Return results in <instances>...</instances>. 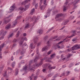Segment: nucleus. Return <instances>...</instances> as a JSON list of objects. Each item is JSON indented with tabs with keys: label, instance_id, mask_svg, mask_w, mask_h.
<instances>
[{
	"label": "nucleus",
	"instance_id": "nucleus-1",
	"mask_svg": "<svg viewBox=\"0 0 80 80\" xmlns=\"http://www.w3.org/2000/svg\"><path fill=\"white\" fill-rule=\"evenodd\" d=\"M42 62L39 63L37 64H36L34 65H30V64H29V69L30 68V71H31V72H34V68H35L36 67H39V66H40V65H42Z\"/></svg>",
	"mask_w": 80,
	"mask_h": 80
},
{
	"label": "nucleus",
	"instance_id": "nucleus-2",
	"mask_svg": "<svg viewBox=\"0 0 80 80\" xmlns=\"http://www.w3.org/2000/svg\"><path fill=\"white\" fill-rule=\"evenodd\" d=\"M42 0H41L40 2L39 3L40 6L42 5ZM47 0H44L43 2V4L44 6H40V8L41 10H44L45 9V6L47 5V4L46 3L47 2Z\"/></svg>",
	"mask_w": 80,
	"mask_h": 80
},
{
	"label": "nucleus",
	"instance_id": "nucleus-3",
	"mask_svg": "<svg viewBox=\"0 0 80 80\" xmlns=\"http://www.w3.org/2000/svg\"><path fill=\"white\" fill-rule=\"evenodd\" d=\"M6 33H7V31H5L3 30L1 31V36H2V37L0 38V40H2L4 38L3 37L5 36V35Z\"/></svg>",
	"mask_w": 80,
	"mask_h": 80
},
{
	"label": "nucleus",
	"instance_id": "nucleus-4",
	"mask_svg": "<svg viewBox=\"0 0 80 80\" xmlns=\"http://www.w3.org/2000/svg\"><path fill=\"white\" fill-rule=\"evenodd\" d=\"M79 48H80V47L78 46V45L76 44L73 46V47H72V48H70V50H77Z\"/></svg>",
	"mask_w": 80,
	"mask_h": 80
},
{
	"label": "nucleus",
	"instance_id": "nucleus-5",
	"mask_svg": "<svg viewBox=\"0 0 80 80\" xmlns=\"http://www.w3.org/2000/svg\"><path fill=\"white\" fill-rule=\"evenodd\" d=\"M62 42H63V41H61L58 43L57 45V46H56L57 48H55V50L57 49V48H60L61 49H62L64 48V46H63V45H62L61 47L59 45H58V44H60V43H62Z\"/></svg>",
	"mask_w": 80,
	"mask_h": 80
},
{
	"label": "nucleus",
	"instance_id": "nucleus-6",
	"mask_svg": "<svg viewBox=\"0 0 80 80\" xmlns=\"http://www.w3.org/2000/svg\"><path fill=\"white\" fill-rule=\"evenodd\" d=\"M24 40L27 41V38H22L21 41L19 42V45H22V43H23Z\"/></svg>",
	"mask_w": 80,
	"mask_h": 80
},
{
	"label": "nucleus",
	"instance_id": "nucleus-7",
	"mask_svg": "<svg viewBox=\"0 0 80 80\" xmlns=\"http://www.w3.org/2000/svg\"><path fill=\"white\" fill-rule=\"evenodd\" d=\"M47 65L48 67V68L50 70H52V69H55L56 67L55 66L52 67V65L49 63Z\"/></svg>",
	"mask_w": 80,
	"mask_h": 80
},
{
	"label": "nucleus",
	"instance_id": "nucleus-8",
	"mask_svg": "<svg viewBox=\"0 0 80 80\" xmlns=\"http://www.w3.org/2000/svg\"><path fill=\"white\" fill-rule=\"evenodd\" d=\"M63 14L62 13H58L56 16L55 18L56 19L57 18H59L61 17H63Z\"/></svg>",
	"mask_w": 80,
	"mask_h": 80
},
{
	"label": "nucleus",
	"instance_id": "nucleus-9",
	"mask_svg": "<svg viewBox=\"0 0 80 80\" xmlns=\"http://www.w3.org/2000/svg\"><path fill=\"white\" fill-rule=\"evenodd\" d=\"M67 3H68V2L66 1V2L65 3L64 5L63 6V11H66V10H67V9H66V8H67Z\"/></svg>",
	"mask_w": 80,
	"mask_h": 80
},
{
	"label": "nucleus",
	"instance_id": "nucleus-10",
	"mask_svg": "<svg viewBox=\"0 0 80 80\" xmlns=\"http://www.w3.org/2000/svg\"><path fill=\"white\" fill-rule=\"evenodd\" d=\"M72 33L73 34L71 35V36H69V38H72V37H74V36H75L76 35V33L75 31H74L72 32Z\"/></svg>",
	"mask_w": 80,
	"mask_h": 80
},
{
	"label": "nucleus",
	"instance_id": "nucleus-11",
	"mask_svg": "<svg viewBox=\"0 0 80 80\" xmlns=\"http://www.w3.org/2000/svg\"><path fill=\"white\" fill-rule=\"evenodd\" d=\"M41 57V56L40 55H38V57H37L34 60V62H37V60H38V59H39Z\"/></svg>",
	"mask_w": 80,
	"mask_h": 80
},
{
	"label": "nucleus",
	"instance_id": "nucleus-12",
	"mask_svg": "<svg viewBox=\"0 0 80 80\" xmlns=\"http://www.w3.org/2000/svg\"><path fill=\"white\" fill-rule=\"evenodd\" d=\"M33 41L34 42V43H37V42L38 41V38L37 37H35L34 38Z\"/></svg>",
	"mask_w": 80,
	"mask_h": 80
},
{
	"label": "nucleus",
	"instance_id": "nucleus-13",
	"mask_svg": "<svg viewBox=\"0 0 80 80\" xmlns=\"http://www.w3.org/2000/svg\"><path fill=\"white\" fill-rule=\"evenodd\" d=\"M33 46V43H31L30 44L29 47L31 48V49H33V48H35V46Z\"/></svg>",
	"mask_w": 80,
	"mask_h": 80
},
{
	"label": "nucleus",
	"instance_id": "nucleus-14",
	"mask_svg": "<svg viewBox=\"0 0 80 80\" xmlns=\"http://www.w3.org/2000/svg\"><path fill=\"white\" fill-rule=\"evenodd\" d=\"M10 26H11V24H8L6 26L5 29L6 30H8L9 28H10Z\"/></svg>",
	"mask_w": 80,
	"mask_h": 80
},
{
	"label": "nucleus",
	"instance_id": "nucleus-15",
	"mask_svg": "<svg viewBox=\"0 0 80 80\" xmlns=\"http://www.w3.org/2000/svg\"><path fill=\"white\" fill-rule=\"evenodd\" d=\"M32 20H34V22H33V23L34 24H35V22H36L37 21V20H38V18H35V17L34 16L32 18Z\"/></svg>",
	"mask_w": 80,
	"mask_h": 80
},
{
	"label": "nucleus",
	"instance_id": "nucleus-16",
	"mask_svg": "<svg viewBox=\"0 0 80 80\" xmlns=\"http://www.w3.org/2000/svg\"><path fill=\"white\" fill-rule=\"evenodd\" d=\"M25 53V49H22V51L20 52V54L21 55H23Z\"/></svg>",
	"mask_w": 80,
	"mask_h": 80
},
{
	"label": "nucleus",
	"instance_id": "nucleus-17",
	"mask_svg": "<svg viewBox=\"0 0 80 80\" xmlns=\"http://www.w3.org/2000/svg\"><path fill=\"white\" fill-rule=\"evenodd\" d=\"M30 0H25V1L22 2V5H25L26 3H28V2H30Z\"/></svg>",
	"mask_w": 80,
	"mask_h": 80
},
{
	"label": "nucleus",
	"instance_id": "nucleus-18",
	"mask_svg": "<svg viewBox=\"0 0 80 80\" xmlns=\"http://www.w3.org/2000/svg\"><path fill=\"white\" fill-rule=\"evenodd\" d=\"M5 45V44L3 43L0 46V52L2 51V49L3 48Z\"/></svg>",
	"mask_w": 80,
	"mask_h": 80
},
{
	"label": "nucleus",
	"instance_id": "nucleus-19",
	"mask_svg": "<svg viewBox=\"0 0 80 80\" xmlns=\"http://www.w3.org/2000/svg\"><path fill=\"white\" fill-rule=\"evenodd\" d=\"M15 4H13L12 6H11V8H11L10 9V10L11 11H12H12H13V10H14V9L13 8H14L15 7Z\"/></svg>",
	"mask_w": 80,
	"mask_h": 80
},
{
	"label": "nucleus",
	"instance_id": "nucleus-20",
	"mask_svg": "<svg viewBox=\"0 0 80 80\" xmlns=\"http://www.w3.org/2000/svg\"><path fill=\"white\" fill-rule=\"evenodd\" d=\"M13 36V33H12L8 36V38L9 39L10 38H12Z\"/></svg>",
	"mask_w": 80,
	"mask_h": 80
},
{
	"label": "nucleus",
	"instance_id": "nucleus-21",
	"mask_svg": "<svg viewBox=\"0 0 80 80\" xmlns=\"http://www.w3.org/2000/svg\"><path fill=\"white\" fill-rule=\"evenodd\" d=\"M34 12H35V9L33 8L32 10H31L30 13L31 14V15H33V13H34Z\"/></svg>",
	"mask_w": 80,
	"mask_h": 80
},
{
	"label": "nucleus",
	"instance_id": "nucleus-22",
	"mask_svg": "<svg viewBox=\"0 0 80 80\" xmlns=\"http://www.w3.org/2000/svg\"><path fill=\"white\" fill-rule=\"evenodd\" d=\"M48 50V47H45L42 49V51H45V50Z\"/></svg>",
	"mask_w": 80,
	"mask_h": 80
},
{
	"label": "nucleus",
	"instance_id": "nucleus-23",
	"mask_svg": "<svg viewBox=\"0 0 80 80\" xmlns=\"http://www.w3.org/2000/svg\"><path fill=\"white\" fill-rule=\"evenodd\" d=\"M10 21V20H5L4 21L3 23H5V24H7Z\"/></svg>",
	"mask_w": 80,
	"mask_h": 80
},
{
	"label": "nucleus",
	"instance_id": "nucleus-24",
	"mask_svg": "<svg viewBox=\"0 0 80 80\" xmlns=\"http://www.w3.org/2000/svg\"><path fill=\"white\" fill-rule=\"evenodd\" d=\"M12 23H13V27H15V25H17V22H12Z\"/></svg>",
	"mask_w": 80,
	"mask_h": 80
},
{
	"label": "nucleus",
	"instance_id": "nucleus-25",
	"mask_svg": "<svg viewBox=\"0 0 80 80\" xmlns=\"http://www.w3.org/2000/svg\"><path fill=\"white\" fill-rule=\"evenodd\" d=\"M29 27H30L29 26V24H28L26 26L25 28L24 29V30H26V28H29Z\"/></svg>",
	"mask_w": 80,
	"mask_h": 80
},
{
	"label": "nucleus",
	"instance_id": "nucleus-26",
	"mask_svg": "<svg viewBox=\"0 0 80 80\" xmlns=\"http://www.w3.org/2000/svg\"><path fill=\"white\" fill-rule=\"evenodd\" d=\"M38 33H39V34H42V33H43V31L41 29L39 30L38 31Z\"/></svg>",
	"mask_w": 80,
	"mask_h": 80
},
{
	"label": "nucleus",
	"instance_id": "nucleus-27",
	"mask_svg": "<svg viewBox=\"0 0 80 80\" xmlns=\"http://www.w3.org/2000/svg\"><path fill=\"white\" fill-rule=\"evenodd\" d=\"M16 63L15 62H13L12 63V68H13L15 67V65L16 64Z\"/></svg>",
	"mask_w": 80,
	"mask_h": 80
},
{
	"label": "nucleus",
	"instance_id": "nucleus-28",
	"mask_svg": "<svg viewBox=\"0 0 80 80\" xmlns=\"http://www.w3.org/2000/svg\"><path fill=\"white\" fill-rule=\"evenodd\" d=\"M25 7V8L24 9V11H26V10L27 9V8H29V5L26 6Z\"/></svg>",
	"mask_w": 80,
	"mask_h": 80
},
{
	"label": "nucleus",
	"instance_id": "nucleus-29",
	"mask_svg": "<svg viewBox=\"0 0 80 80\" xmlns=\"http://www.w3.org/2000/svg\"><path fill=\"white\" fill-rule=\"evenodd\" d=\"M15 73H16V75H18V69H16L15 71Z\"/></svg>",
	"mask_w": 80,
	"mask_h": 80
},
{
	"label": "nucleus",
	"instance_id": "nucleus-30",
	"mask_svg": "<svg viewBox=\"0 0 80 80\" xmlns=\"http://www.w3.org/2000/svg\"><path fill=\"white\" fill-rule=\"evenodd\" d=\"M52 10V9L50 8H48V10H47V12H48V13H50Z\"/></svg>",
	"mask_w": 80,
	"mask_h": 80
},
{
	"label": "nucleus",
	"instance_id": "nucleus-31",
	"mask_svg": "<svg viewBox=\"0 0 80 80\" xmlns=\"http://www.w3.org/2000/svg\"><path fill=\"white\" fill-rule=\"evenodd\" d=\"M69 22V20L66 21L65 22H64V25H67V24L68 23V22Z\"/></svg>",
	"mask_w": 80,
	"mask_h": 80
},
{
	"label": "nucleus",
	"instance_id": "nucleus-32",
	"mask_svg": "<svg viewBox=\"0 0 80 80\" xmlns=\"http://www.w3.org/2000/svg\"><path fill=\"white\" fill-rule=\"evenodd\" d=\"M27 65H26V66L24 68H23V70H27V69L28 67H27Z\"/></svg>",
	"mask_w": 80,
	"mask_h": 80
},
{
	"label": "nucleus",
	"instance_id": "nucleus-33",
	"mask_svg": "<svg viewBox=\"0 0 80 80\" xmlns=\"http://www.w3.org/2000/svg\"><path fill=\"white\" fill-rule=\"evenodd\" d=\"M34 52H30V54H31V57H33V55H34Z\"/></svg>",
	"mask_w": 80,
	"mask_h": 80
},
{
	"label": "nucleus",
	"instance_id": "nucleus-34",
	"mask_svg": "<svg viewBox=\"0 0 80 80\" xmlns=\"http://www.w3.org/2000/svg\"><path fill=\"white\" fill-rule=\"evenodd\" d=\"M10 17H12L11 15H10L8 17H5L4 19V20H5L6 19H7V18H10Z\"/></svg>",
	"mask_w": 80,
	"mask_h": 80
},
{
	"label": "nucleus",
	"instance_id": "nucleus-35",
	"mask_svg": "<svg viewBox=\"0 0 80 80\" xmlns=\"http://www.w3.org/2000/svg\"><path fill=\"white\" fill-rule=\"evenodd\" d=\"M25 46H27V48H28V45H27L26 43H24L23 44L22 47H25Z\"/></svg>",
	"mask_w": 80,
	"mask_h": 80
},
{
	"label": "nucleus",
	"instance_id": "nucleus-36",
	"mask_svg": "<svg viewBox=\"0 0 80 80\" xmlns=\"http://www.w3.org/2000/svg\"><path fill=\"white\" fill-rule=\"evenodd\" d=\"M55 54L54 53L51 56V58H53V57H55Z\"/></svg>",
	"mask_w": 80,
	"mask_h": 80
},
{
	"label": "nucleus",
	"instance_id": "nucleus-37",
	"mask_svg": "<svg viewBox=\"0 0 80 80\" xmlns=\"http://www.w3.org/2000/svg\"><path fill=\"white\" fill-rule=\"evenodd\" d=\"M23 9H24V8L22 7H20L19 8V10H21V11H23Z\"/></svg>",
	"mask_w": 80,
	"mask_h": 80
},
{
	"label": "nucleus",
	"instance_id": "nucleus-38",
	"mask_svg": "<svg viewBox=\"0 0 80 80\" xmlns=\"http://www.w3.org/2000/svg\"><path fill=\"white\" fill-rule=\"evenodd\" d=\"M21 17H22V16H18L17 18V19H16V20L17 21L18 20V19H19V18H21Z\"/></svg>",
	"mask_w": 80,
	"mask_h": 80
},
{
	"label": "nucleus",
	"instance_id": "nucleus-39",
	"mask_svg": "<svg viewBox=\"0 0 80 80\" xmlns=\"http://www.w3.org/2000/svg\"><path fill=\"white\" fill-rule=\"evenodd\" d=\"M19 33H20V31H18L17 33V35H16V37H18V36H19Z\"/></svg>",
	"mask_w": 80,
	"mask_h": 80
},
{
	"label": "nucleus",
	"instance_id": "nucleus-40",
	"mask_svg": "<svg viewBox=\"0 0 80 80\" xmlns=\"http://www.w3.org/2000/svg\"><path fill=\"white\" fill-rule=\"evenodd\" d=\"M69 38V37L68 36L66 38H65V39H63L62 40H63V41H64V40H67V39H68V38Z\"/></svg>",
	"mask_w": 80,
	"mask_h": 80
},
{
	"label": "nucleus",
	"instance_id": "nucleus-41",
	"mask_svg": "<svg viewBox=\"0 0 80 80\" xmlns=\"http://www.w3.org/2000/svg\"><path fill=\"white\" fill-rule=\"evenodd\" d=\"M69 38V37L68 36L66 38H65V39H63L62 40H63V41H64V40H67V39H68V38Z\"/></svg>",
	"mask_w": 80,
	"mask_h": 80
},
{
	"label": "nucleus",
	"instance_id": "nucleus-42",
	"mask_svg": "<svg viewBox=\"0 0 80 80\" xmlns=\"http://www.w3.org/2000/svg\"><path fill=\"white\" fill-rule=\"evenodd\" d=\"M3 67L0 68V74L1 73V72H2V71L3 70Z\"/></svg>",
	"mask_w": 80,
	"mask_h": 80
},
{
	"label": "nucleus",
	"instance_id": "nucleus-43",
	"mask_svg": "<svg viewBox=\"0 0 80 80\" xmlns=\"http://www.w3.org/2000/svg\"><path fill=\"white\" fill-rule=\"evenodd\" d=\"M21 63L22 64L25 63V61H24V60H22L21 62Z\"/></svg>",
	"mask_w": 80,
	"mask_h": 80
},
{
	"label": "nucleus",
	"instance_id": "nucleus-44",
	"mask_svg": "<svg viewBox=\"0 0 80 80\" xmlns=\"http://www.w3.org/2000/svg\"><path fill=\"white\" fill-rule=\"evenodd\" d=\"M6 75H7V71H5L4 73V74L3 75L4 77H6Z\"/></svg>",
	"mask_w": 80,
	"mask_h": 80
},
{
	"label": "nucleus",
	"instance_id": "nucleus-45",
	"mask_svg": "<svg viewBox=\"0 0 80 80\" xmlns=\"http://www.w3.org/2000/svg\"><path fill=\"white\" fill-rule=\"evenodd\" d=\"M50 12H48V11H47V12L46 13V15L48 16V17H49L50 15Z\"/></svg>",
	"mask_w": 80,
	"mask_h": 80
},
{
	"label": "nucleus",
	"instance_id": "nucleus-46",
	"mask_svg": "<svg viewBox=\"0 0 80 80\" xmlns=\"http://www.w3.org/2000/svg\"><path fill=\"white\" fill-rule=\"evenodd\" d=\"M52 50L50 51H49V52H48V55H50V53H52Z\"/></svg>",
	"mask_w": 80,
	"mask_h": 80
},
{
	"label": "nucleus",
	"instance_id": "nucleus-47",
	"mask_svg": "<svg viewBox=\"0 0 80 80\" xmlns=\"http://www.w3.org/2000/svg\"><path fill=\"white\" fill-rule=\"evenodd\" d=\"M53 28V27L52 28H51L50 29V30H48V31L47 32V33H48L51 30H52Z\"/></svg>",
	"mask_w": 80,
	"mask_h": 80
},
{
	"label": "nucleus",
	"instance_id": "nucleus-48",
	"mask_svg": "<svg viewBox=\"0 0 80 80\" xmlns=\"http://www.w3.org/2000/svg\"><path fill=\"white\" fill-rule=\"evenodd\" d=\"M37 79V76H34V80H36Z\"/></svg>",
	"mask_w": 80,
	"mask_h": 80
},
{
	"label": "nucleus",
	"instance_id": "nucleus-49",
	"mask_svg": "<svg viewBox=\"0 0 80 80\" xmlns=\"http://www.w3.org/2000/svg\"><path fill=\"white\" fill-rule=\"evenodd\" d=\"M51 76H52V74H50L48 75V77H51Z\"/></svg>",
	"mask_w": 80,
	"mask_h": 80
},
{
	"label": "nucleus",
	"instance_id": "nucleus-50",
	"mask_svg": "<svg viewBox=\"0 0 80 80\" xmlns=\"http://www.w3.org/2000/svg\"><path fill=\"white\" fill-rule=\"evenodd\" d=\"M20 49H19L18 51H17V53H20Z\"/></svg>",
	"mask_w": 80,
	"mask_h": 80
},
{
	"label": "nucleus",
	"instance_id": "nucleus-51",
	"mask_svg": "<svg viewBox=\"0 0 80 80\" xmlns=\"http://www.w3.org/2000/svg\"><path fill=\"white\" fill-rule=\"evenodd\" d=\"M33 75H32L31 76L29 77V78H30L29 79H30V80H32V77H33Z\"/></svg>",
	"mask_w": 80,
	"mask_h": 80
},
{
	"label": "nucleus",
	"instance_id": "nucleus-52",
	"mask_svg": "<svg viewBox=\"0 0 80 80\" xmlns=\"http://www.w3.org/2000/svg\"><path fill=\"white\" fill-rule=\"evenodd\" d=\"M38 7V4H36L35 5V8H37Z\"/></svg>",
	"mask_w": 80,
	"mask_h": 80
},
{
	"label": "nucleus",
	"instance_id": "nucleus-53",
	"mask_svg": "<svg viewBox=\"0 0 80 80\" xmlns=\"http://www.w3.org/2000/svg\"><path fill=\"white\" fill-rule=\"evenodd\" d=\"M23 37H26L27 36V34L26 33H24L23 34Z\"/></svg>",
	"mask_w": 80,
	"mask_h": 80
},
{
	"label": "nucleus",
	"instance_id": "nucleus-54",
	"mask_svg": "<svg viewBox=\"0 0 80 80\" xmlns=\"http://www.w3.org/2000/svg\"><path fill=\"white\" fill-rule=\"evenodd\" d=\"M17 41V40L16 39H14L13 40V42H16Z\"/></svg>",
	"mask_w": 80,
	"mask_h": 80
},
{
	"label": "nucleus",
	"instance_id": "nucleus-55",
	"mask_svg": "<svg viewBox=\"0 0 80 80\" xmlns=\"http://www.w3.org/2000/svg\"><path fill=\"white\" fill-rule=\"evenodd\" d=\"M71 56V55H70V54H69L67 57V58H69Z\"/></svg>",
	"mask_w": 80,
	"mask_h": 80
},
{
	"label": "nucleus",
	"instance_id": "nucleus-56",
	"mask_svg": "<svg viewBox=\"0 0 80 80\" xmlns=\"http://www.w3.org/2000/svg\"><path fill=\"white\" fill-rule=\"evenodd\" d=\"M47 38H48V36H45L44 38V40H46V39H47Z\"/></svg>",
	"mask_w": 80,
	"mask_h": 80
},
{
	"label": "nucleus",
	"instance_id": "nucleus-57",
	"mask_svg": "<svg viewBox=\"0 0 80 80\" xmlns=\"http://www.w3.org/2000/svg\"><path fill=\"white\" fill-rule=\"evenodd\" d=\"M11 60H12V61H13V56L11 57Z\"/></svg>",
	"mask_w": 80,
	"mask_h": 80
},
{
	"label": "nucleus",
	"instance_id": "nucleus-58",
	"mask_svg": "<svg viewBox=\"0 0 80 80\" xmlns=\"http://www.w3.org/2000/svg\"><path fill=\"white\" fill-rule=\"evenodd\" d=\"M57 36H55L53 38V39H55V38H57Z\"/></svg>",
	"mask_w": 80,
	"mask_h": 80
},
{
	"label": "nucleus",
	"instance_id": "nucleus-59",
	"mask_svg": "<svg viewBox=\"0 0 80 80\" xmlns=\"http://www.w3.org/2000/svg\"><path fill=\"white\" fill-rule=\"evenodd\" d=\"M39 51L38 49H37L36 50V53L37 54H38V53Z\"/></svg>",
	"mask_w": 80,
	"mask_h": 80
},
{
	"label": "nucleus",
	"instance_id": "nucleus-60",
	"mask_svg": "<svg viewBox=\"0 0 80 80\" xmlns=\"http://www.w3.org/2000/svg\"><path fill=\"white\" fill-rule=\"evenodd\" d=\"M8 69L9 70H11V71H12V70L13 69H12L11 68H8Z\"/></svg>",
	"mask_w": 80,
	"mask_h": 80
},
{
	"label": "nucleus",
	"instance_id": "nucleus-61",
	"mask_svg": "<svg viewBox=\"0 0 80 80\" xmlns=\"http://www.w3.org/2000/svg\"><path fill=\"white\" fill-rule=\"evenodd\" d=\"M1 54H0V58H2V53L0 52Z\"/></svg>",
	"mask_w": 80,
	"mask_h": 80
},
{
	"label": "nucleus",
	"instance_id": "nucleus-62",
	"mask_svg": "<svg viewBox=\"0 0 80 80\" xmlns=\"http://www.w3.org/2000/svg\"><path fill=\"white\" fill-rule=\"evenodd\" d=\"M66 73L67 74V75H68V74H69V73H70V72L68 71V72H66Z\"/></svg>",
	"mask_w": 80,
	"mask_h": 80
},
{
	"label": "nucleus",
	"instance_id": "nucleus-63",
	"mask_svg": "<svg viewBox=\"0 0 80 80\" xmlns=\"http://www.w3.org/2000/svg\"><path fill=\"white\" fill-rule=\"evenodd\" d=\"M40 42H39L38 43V44H37V46H38H38H39V45H40Z\"/></svg>",
	"mask_w": 80,
	"mask_h": 80
},
{
	"label": "nucleus",
	"instance_id": "nucleus-64",
	"mask_svg": "<svg viewBox=\"0 0 80 80\" xmlns=\"http://www.w3.org/2000/svg\"><path fill=\"white\" fill-rule=\"evenodd\" d=\"M77 23H78V25H80V21H78Z\"/></svg>",
	"mask_w": 80,
	"mask_h": 80
}]
</instances>
